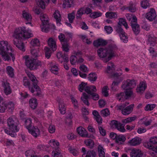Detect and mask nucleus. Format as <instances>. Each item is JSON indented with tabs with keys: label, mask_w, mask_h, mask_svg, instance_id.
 Wrapping results in <instances>:
<instances>
[{
	"label": "nucleus",
	"mask_w": 157,
	"mask_h": 157,
	"mask_svg": "<svg viewBox=\"0 0 157 157\" xmlns=\"http://www.w3.org/2000/svg\"><path fill=\"white\" fill-rule=\"evenodd\" d=\"M147 87L146 84L143 82H140L139 87H137L136 89L138 93H143Z\"/></svg>",
	"instance_id": "b1692460"
},
{
	"label": "nucleus",
	"mask_w": 157,
	"mask_h": 157,
	"mask_svg": "<svg viewBox=\"0 0 157 157\" xmlns=\"http://www.w3.org/2000/svg\"><path fill=\"white\" fill-rule=\"evenodd\" d=\"M29 133H31L35 137H37L40 135L39 129L36 126H33L31 129L28 130Z\"/></svg>",
	"instance_id": "2eb2a0df"
},
{
	"label": "nucleus",
	"mask_w": 157,
	"mask_h": 157,
	"mask_svg": "<svg viewBox=\"0 0 157 157\" xmlns=\"http://www.w3.org/2000/svg\"><path fill=\"white\" fill-rule=\"evenodd\" d=\"M12 52V48L8 44L7 41L3 40L0 42V54L4 60L9 61L12 59L14 61L15 58Z\"/></svg>",
	"instance_id": "7ed1b4c3"
},
{
	"label": "nucleus",
	"mask_w": 157,
	"mask_h": 157,
	"mask_svg": "<svg viewBox=\"0 0 157 157\" xmlns=\"http://www.w3.org/2000/svg\"><path fill=\"white\" fill-rule=\"evenodd\" d=\"M137 118V117L136 116L129 117L125 119L122 120V122L123 123L126 124L134 121Z\"/></svg>",
	"instance_id": "de8ad7c7"
},
{
	"label": "nucleus",
	"mask_w": 157,
	"mask_h": 157,
	"mask_svg": "<svg viewBox=\"0 0 157 157\" xmlns=\"http://www.w3.org/2000/svg\"><path fill=\"white\" fill-rule=\"evenodd\" d=\"M53 154V157H63V155L61 153V151L59 150L56 151H53L52 152Z\"/></svg>",
	"instance_id": "774afa93"
},
{
	"label": "nucleus",
	"mask_w": 157,
	"mask_h": 157,
	"mask_svg": "<svg viewBox=\"0 0 157 157\" xmlns=\"http://www.w3.org/2000/svg\"><path fill=\"white\" fill-rule=\"evenodd\" d=\"M147 144V147L151 150L149 152L150 154L153 157H157V146H154L149 143Z\"/></svg>",
	"instance_id": "ddd939ff"
},
{
	"label": "nucleus",
	"mask_w": 157,
	"mask_h": 157,
	"mask_svg": "<svg viewBox=\"0 0 157 157\" xmlns=\"http://www.w3.org/2000/svg\"><path fill=\"white\" fill-rule=\"evenodd\" d=\"M6 73L8 75L11 77H13L14 74V69L10 66H8L6 68Z\"/></svg>",
	"instance_id": "79ce46f5"
},
{
	"label": "nucleus",
	"mask_w": 157,
	"mask_h": 157,
	"mask_svg": "<svg viewBox=\"0 0 157 157\" xmlns=\"http://www.w3.org/2000/svg\"><path fill=\"white\" fill-rule=\"evenodd\" d=\"M6 102L4 101L1 97L0 99V113H3L7 109Z\"/></svg>",
	"instance_id": "4be33fe9"
},
{
	"label": "nucleus",
	"mask_w": 157,
	"mask_h": 157,
	"mask_svg": "<svg viewBox=\"0 0 157 157\" xmlns=\"http://www.w3.org/2000/svg\"><path fill=\"white\" fill-rule=\"evenodd\" d=\"M97 78V76L96 74L94 73H91L89 75L88 79L91 82L95 81Z\"/></svg>",
	"instance_id": "09e8293b"
},
{
	"label": "nucleus",
	"mask_w": 157,
	"mask_h": 157,
	"mask_svg": "<svg viewBox=\"0 0 157 157\" xmlns=\"http://www.w3.org/2000/svg\"><path fill=\"white\" fill-rule=\"evenodd\" d=\"M2 85L4 88V92L6 95H9L11 93L12 90L9 83L3 82Z\"/></svg>",
	"instance_id": "4468645a"
},
{
	"label": "nucleus",
	"mask_w": 157,
	"mask_h": 157,
	"mask_svg": "<svg viewBox=\"0 0 157 157\" xmlns=\"http://www.w3.org/2000/svg\"><path fill=\"white\" fill-rule=\"evenodd\" d=\"M89 97L90 95H88L85 93H83L82 95L81 98V99L83 101V103L87 106H89L90 105L88 100Z\"/></svg>",
	"instance_id": "c9c22d12"
},
{
	"label": "nucleus",
	"mask_w": 157,
	"mask_h": 157,
	"mask_svg": "<svg viewBox=\"0 0 157 157\" xmlns=\"http://www.w3.org/2000/svg\"><path fill=\"white\" fill-rule=\"evenodd\" d=\"M33 36V35L27 31L25 27H19L16 29L13 35L14 39L13 42L14 44L22 51H25L24 43L21 40L29 38Z\"/></svg>",
	"instance_id": "f257e3e1"
},
{
	"label": "nucleus",
	"mask_w": 157,
	"mask_h": 157,
	"mask_svg": "<svg viewBox=\"0 0 157 157\" xmlns=\"http://www.w3.org/2000/svg\"><path fill=\"white\" fill-rule=\"evenodd\" d=\"M23 58L25 60V63L27 67L31 70H36L39 67H42L44 65L43 62L34 59H31L27 56H24Z\"/></svg>",
	"instance_id": "20e7f679"
},
{
	"label": "nucleus",
	"mask_w": 157,
	"mask_h": 157,
	"mask_svg": "<svg viewBox=\"0 0 157 157\" xmlns=\"http://www.w3.org/2000/svg\"><path fill=\"white\" fill-rule=\"evenodd\" d=\"M156 17L155 11L153 8H150L149 10L145 15V17L151 21L155 20Z\"/></svg>",
	"instance_id": "9d476101"
},
{
	"label": "nucleus",
	"mask_w": 157,
	"mask_h": 157,
	"mask_svg": "<svg viewBox=\"0 0 157 157\" xmlns=\"http://www.w3.org/2000/svg\"><path fill=\"white\" fill-rule=\"evenodd\" d=\"M96 87L94 86H87L85 89V91L89 95L96 91Z\"/></svg>",
	"instance_id": "a878e982"
},
{
	"label": "nucleus",
	"mask_w": 157,
	"mask_h": 157,
	"mask_svg": "<svg viewBox=\"0 0 157 157\" xmlns=\"http://www.w3.org/2000/svg\"><path fill=\"white\" fill-rule=\"evenodd\" d=\"M36 1L38 6L42 9L45 8V3L44 0H36Z\"/></svg>",
	"instance_id": "3c124183"
},
{
	"label": "nucleus",
	"mask_w": 157,
	"mask_h": 157,
	"mask_svg": "<svg viewBox=\"0 0 157 157\" xmlns=\"http://www.w3.org/2000/svg\"><path fill=\"white\" fill-rule=\"evenodd\" d=\"M107 44V42L102 39H99L97 40L94 41V45L95 46L98 47L100 46H105Z\"/></svg>",
	"instance_id": "5701e85b"
},
{
	"label": "nucleus",
	"mask_w": 157,
	"mask_h": 157,
	"mask_svg": "<svg viewBox=\"0 0 157 157\" xmlns=\"http://www.w3.org/2000/svg\"><path fill=\"white\" fill-rule=\"evenodd\" d=\"M40 18L43 25L41 26V29L42 32L48 33L50 29L55 28V27L54 25L49 23L48 18L45 14L41 13Z\"/></svg>",
	"instance_id": "39448f33"
},
{
	"label": "nucleus",
	"mask_w": 157,
	"mask_h": 157,
	"mask_svg": "<svg viewBox=\"0 0 157 157\" xmlns=\"http://www.w3.org/2000/svg\"><path fill=\"white\" fill-rule=\"evenodd\" d=\"M68 150L72 154L75 156H77L78 154L77 150L74 147H70L68 148Z\"/></svg>",
	"instance_id": "680f3d73"
},
{
	"label": "nucleus",
	"mask_w": 157,
	"mask_h": 157,
	"mask_svg": "<svg viewBox=\"0 0 157 157\" xmlns=\"http://www.w3.org/2000/svg\"><path fill=\"white\" fill-rule=\"evenodd\" d=\"M74 3V0H64L63 6L64 8L71 7Z\"/></svg>",
	"instance_id": "72a5a7b5"
},
{
	"label": "nucleus",
	"mask_w": 157,
	"mask_h": 157,
	"mask_svg": "<svg viewBox=\"0 0 157 157\" xmlns=\"http://www.w3.org/2000/svg\"><path fill=\"white\" fill-rule=\"evenodd\" d=\"M30 44L33 46H37L39 45L40 43L39 40L36 38H35L31 40Z\"/></svg>",
	"instance_id": "052dcab7"
},
{
	"label": "nucleus",
	"mask_w": 157,
	"mask_h": 157,
	"mask_svg": "<svg viewBox=\"0 0 157 157\" xmlns=\"http://www.w3.org/2000/svg\"><path fill=\"white\" fill-rule=\"evenodd\" d=\"M50 70L51 72L54 74L57 75L58 74L59 68L56 65L52 66Z\"/></svg>",
	"instance_id": "0e129e2a"
},
{
	"label": "nucleus",
	"mask_w": 157,
	"mask_h": 157,
	"mask_svg": "<svg viewBox=\"0 0 157 157\" xmlns=\"http://www.w3.org/2000/svg\"><path fill=\"white\" fill-rule=\"evenodd\" d=\"M126 138L123 135H119L116 138V142L119 144H121L125 141Z\"/></svg>",
	"instance_id": "f704fd0d"
},
{
	"label": "nucleus",
	"mask_w": 157,
	"mask_h": 157,
	"mask_svg": "<svg viewBox=\"0 0 157 157\" xmlns=\"http://www.w3.org/2000/svg\"><path fill=\"white\" fill-rule=\"evenodd\" d=\"M84 7H82L79 9L76 14V18L77 19H80L81 18L82 15L84 14Z\"/></svg>",
	"instance_id": "a18cd8bd"
},
{
	"label": "nucleus",
	"mask_w": 157,
	"mask_h": 157,
	"mask_svg": "<svg viewBox=\"0 0 157 157\" xmlns=\"http://www.w3.org/2000/svg\"><path fill=\"white\" fill-rule=\"evenodd\" d=\"M14 105L12 101H9L6 102V107L8 110L10 112H13L14 109Z\"/></svg>",
	"instance_id": "a19ab883"
},
{
	"label": "nucleus",
	"mask_w": 157,
	"mask_h": 157,
	"mask_svg": "<svg viewBox=\"0 0 157 157\" xmlns=\"http://www.w3.org/2000/svg\"><path fill=\"white\" fill-rule=\"evenodd\" d=\"M119 21L117 25H121V24H122L125 27L126 29H128V24L125 19L121 18H120L119 19Z\"/></svg>",
	"instance_id": "5fc2aeb1"
},
{
	"label": "nucleus",
	"mask_w": 157,
	"mask_h": 157,
	"mask_svg": "<svg viewBox=\"0 0 157 157\" xmlns=\"http://www.w3.org/2000/svg\"><path fill=\"white\" fill-rule=\"evenodd\" d=\"M115 67L113 63L112 62L108 63L106 71L108 73H112L114 72Z\"/></svg>",
	"instance_id": "cd10ccee"
},
{
	"label": "nucleus",
	"mask_w": 157,
	"mask_h": 157,
	"mask_svg": "<svg viewBox=\"0 0 157 157\" xmlns=\"http://www.w3.org/2000/svg\"><path fill=\"white\" fill-rule=\"evenodd\" d=\"M85 144L89 148H92L94 145V141L91 139L86 140L84 141Z\"/></svg>",
	"instance_id": "49530a36"
},
{
	"label": "nucleus",
	"mask_w": 157,
	"mask_h": 157,
	"mask_svg": "<svg viewBox=\"0 0 157 157\" xmlns=\"http://www.w3.org/2000/svg\"><path fill=\"white\" fill-rule=\"evenodd\" d=\"M117 48L116 45L111 44L109 45L106 48H101L97 51L98 56L101 58L108 57L105 59L104 61L107 62L115 56L116 51Z\"/></svg>",
	"instance_id": "f03ea898"
},
{
	"label": "nucleus",
	"mask_w": 157,
	"mask_h": 157,
	"mask_svg": "<svg viewBox=\"0 0 157 157\" xmlns=\"http://www.w3.org/2000/svg\"><path fill=\"white\" fill-rule=\"evenodd\" d=\"M102 13L99 12H94L90 15L91 17L94 18H97L102 16Z\"/></svg>",
	"instance_id": "13d9d810"
},
{
	"label": "nucleus",
	"mask_w": 157,
	"mask_h": 157,
	"mask_svg": "<svg viewBox=\"0 0 157 157\" xmlns=\"http://www.w3.org/2000/svg\"><path fill=\"white\" fill-rule=\"evenodd\" d=\"M44 50H45V56L47 59H49L51 56L52 52L51 50L47 47H45Z\"/></svg>",
	"instance_id": "6e6d98bb"
},
{
	"label": "nucleus",
	"mask_w": 157,
	"mask_h": 157,
	"mask_svg": "<svg viewBox=\"0 0 157 157\" xmlns=\"http://www.w3.org/2000/svg\"><path fill=\"white\" fill-rule=\"evenodd\" d=\"M25 125L28 130L31 129L33 126L32 123V120L30 118L26 119L25 121Z\"/></svg>",
	"instance_id": "ea45409f"
},
{
	"label": "nucleus",
	"mask_w": 157,
	"mask_h": 157,
	"mask_svg": "<svg viewBox=\"0 0 157 157\" xmlns=\"http://www.w3.org/2000/svg\"><path fill=\"white\" fill-rule=\"evenodd\" d=\"M59 103V109L61 114H63L65 113L66 108L63 102L58 101Z\"/></svg>",
	"instance_id": "37998d69"
},
{
	"label": "nucleus",
	"mask_w": 157,
	"mask_h": 157,
	"mask_svg": "<svg viewBox=\"0 0 157 157\" xmlns=\"http://www.w3.org/2000/svg\"><path fill=\"white\" fill-rule=\"evenodd\" d=\"M141 139L138 137H135L129 140L128 143L132 146H136L139 145L141 142Z\"/></svg>",
	"instance_id": "a211bd4d"
},
{
	"label": "nucleus",
	"mask_w": 157,
	"mask_h": 157,
	"mask_svg": "<svg viewBox=\"0 0 157 157\" xmlns=\"http://www.w3.org/2000/svg\"><path fill=\"white\" fill-rule=\"evenodd\" d=\"M86 87H87V84L82 82L79 85L78 88L80 91L82 92L84 90H85Z\"/></svg>",
	"instance_id": "69168bd1"
},
{
	"label": "nucleus",
	"mask_w": 157,
	"mask_h": 157,
	"mask_svg": "<svg viewBox=\"0 0 157 157\" xmlns=\"http://www.w3.org/2000/svg\"><path fill=\"white\" fill-rule=\"evenodd\" d=\"M121 25H117L116 26H115V31L119 35H120L123 33H125V32L123 30V29L121 28Z\"/></svg>",
	"instance_id": "c03bdc74"
},
{
	"label": "nucleus",
	"mask_w": 157,
	"mask_h": 157,
	"mask_svg": "<svg viewBox=\"0 0 157 157\" xmlns=\"http://www.w3.org/2000/svg\"><path fill=\"white\" fill-rule=\"evenodd\" d=\"M22 16L25 21H27L26 22V24H31V16L28 12L25 10L23 11Z\"/></svg>",
	"instance_id": "f3484780"
},
{
	"label": "nucleus",
	"mask_w": 157,
	"mask_h": 157,
	"mask_svg": "<svg viewBox=\"0 0 157 157\" xmlns=\"http://www.w3.org/2000/svg\"><path fill=\"white\" fill-rule=\"evenodd\" d=\"M116 128L118 130L121 132H124L125 131V129L124 128V126L123 125V124H122L120 122L118 123V125L116 127Z\"/></svg>",
	"instance_id": "338daca9"
},
{
	"label": "nucleus",
	"mask_w": 157,
	"mask_h": 157,
	"mask_svg": "<svg viewBox=\"0 0 157 157\" xmlns=\"http://www.w3.org/2000/svg\"><path fill=\"white\" fill-rule=\"evenodd\" d=\"M98 151L99 157H105V153L104 151L103 148L100 145L98 147Z\"/></svg>",
	"instance_id": "603ef678"
},
{
	"label": "nucleus",
	"mask_w": 157,
	"mask_h": 157,
	"mask_svg": "<svg viewBox=\"0 0 157 157\" xmlns=\"http://www.w3.org/2000/svg\"><path fill=\"white\" fill-rule=\"evenodd\" d=\"M126 104H123L121 105H117L116 107L118 110H121L122 114L125 116L129 115L132 112L134 107V104H131L126 107Z\"/></svg>",
	"instance_id": "423d86ee"
},
{
	"label": "nucleus",
	"mask_w": 157,
	"mask_h": 157,
	"mask_svg": "<svg viewBox=\"0 0 157 157\" xmlns=\"http://www.w3.org/2000/svg\"><path fill=\"white\" fill-rule=\"evenodd\" d=\"M28 75L30 80L32 82L33 86L36 92V94L37 95H39L40 94V89L37 85L38 82L37 80L34 75L31 74Z\"/></svg>",
	"instance_id": "1a4fd4ad"
},
{
	"label": "nucleus",
	"mask_w": 157,
	"mask_h": 157,
	"mask_svg": "<svg viewBox=\"0 0 157 157\" xmlns=\"http://www.w3.org/2000/svg\"><path fill=\"white\" fill-rule=\"evenodd\" d=\"M7 124L10 128L12 132H15L18 131L15 122L11 117L8 119Z\"/></svg>",
	"instance_id": "9b49d317"
},
{
	"label": "nucleus",
	"mask_w": 157,
	"mask_h": 157,
	"mask_svg": "<svg viewBox=\"0 0 157 157\" xmlns=\"http://www.w3.org/2000/svg\"><path fill=\"white\" fill-rule=\"evenodd\" d=\"M77 132L81 136L83 137H88V132L85 129L82 127H78L77 129Z\"/></svg>",
	"instance_id": "dca6fc26"
},
{
	"label": "nucleus",
	"mask_w": 157,
	"mask_h": 157,
	"mask_svg": "<svg viewBox=\"0 0 157 157\" xmlns=\"http://www.w3.org/2000/svg\"><path fill=\"white\" fill-rule=\"evenodd\" d=\"M49 142L53 147L55 149L54 151H58V150L61 151L60 148L59 147V143L58 141L52 139Z\"/></svg>",
	"instance_id": "412c9836"
},
{
	"label": "nucleus",
	"mask_w": 157,
	"mask_h": 157,
	"mask_svg": "<svg viewBox=\"0 0 157 157\" xmlns=\"http://www.w3.org/2000/svg\"><path fill=\"white\" fill-rule=\"evenodd\" d=\"M149 2V0H143L141 2V5L142 7L145 9L147 7H149L150 6Z\"/></svg>",
	"instance_id": "8fccbe9b"
},
{
	"label": "nucleus",
	"mask_w": 157,
	"mask_h": 157,
	"mask_svg": "<svg viewBox=\"0 0 157 157\" xmlns=\"http://www.w3.org/2000/svg\"><path fill=\"white\" fill-rule=\"evenodd\" d=\"M136 82L134 79H127L123 81L121 87L124 90H131L136 86Z\"/></svg>",
	"instance_id": "0eeeda50"
},
{
	"label": "nucleus",
	"mask_w": 157,
	"mask_h": 157,
	"mask_svg": "<svg viewBox=\"0 0 157 157\" xmlns=\"http://www.w3.org/2000/svg\"><path fill=\"white\" fill-rule=\"evenodd\" d=\"M27 78L26 77H24L23 79V85L25 86H28L29 90L32 93H33L35 92H36L34 88L32 85V87L29 86L30 83L27 79Z\"/></svg>",
	"instance_id": "6ab92c4d"
},
{
	"label": "nucleus",
	"mask_w": 157,
	"mask_h": 157,
	"mask_svg": "<svg viewBox=\"0 0 157 157\" xmlns=\"http://www.w3.org/2000/svg\"><path fill=\"white\" fill-rule=\"evenodd\" d=\"M31 53L33 57L36 58L39 56V49H32L31 50Z\"/></svg>",
	"instance_id": "864d4df0"
},
{
	"label": "nucleus",
	"mask_w": 157,
	"mask_h": 157,
	"mask_svg": "<svg viewBox=\"0 0 157 157\" xmlns=\"http://www.w3.org/2000/svg\"><path fill=\"white\" fill-rule=\"evenodd\" d=\"M96 156V152L93 150L89 151L86 154H83L82 155V157H95Z\"/></svg>",
	"instance_id": "4c0bfd02"
},
{
	"label": "nucleus",
	"mask_w": 157,
	"mask_h": 157,
	"mask_svg": "<svg viewBox=\"0 0 157 157\" xmlns=\"http://www.w3.org/2000/svg\"><path fill=\"white\" fill-rule=\"evenodd\" d=\"M124 92H121L118 93L116 94L117 99L121 101H124L126 99Z\"/></svg>",
	"instance_id": "58836bf2"
},
{
	"label": "nucleus",
	"mask_w": 157,
	"mask_h": 157,
	"mask_svg": "<svg viewBox=\"0 0 157 157\" xmlns=\"http://www.w3.org/2000/svg\"><path fill=\"white\" fill-rule=\"evenodd\" d=\"M35 154V151L32 150H27L25 152L26 157H32Z\"/></svg>",
	"instance_id": "e2e57ef3"
},
{
	"label": "nucleus",
	"mask_w": 157,
	"mask_h": 157,
	"mask_svg": "<svg viewBox=\"0 0 157 157\" xmlns=\"http://www.w3.org/2000/svg\"><path fill=\"white\" fill-rule=\"evenodd\" d=\"M119 79H120L119 81H113V82L111 87V90H112L116 91L117 90L119 83L123 80L124 78H119Z\"/></svg>",
	"instance_id": "bb28decb"
},
{
	"label": "nucleus",
	"mask_w": 157,
	"mask_h": 157,
	"mask_svg": "<svg viewBox=\"0 0 157 157\" xmlns=\"http://www.w3.org/2000/svg\"><path fill=\"white\" fill-rule=\"evenodd\" d=\"M57 56L59 59L60 58H63L64 60V62H65L67 63L69 61L68 55L65 53L63 54L61 52H59L57 53Z\"/></svg>",
	"instance_id": "473e14b6"
},
{
	"label": "nucleus",
	"mask_w": 157,
	"mask_h": 157,
	"mask_svg": "<svg viewBox=\"0 0 157 157\" xmlns=\"http://www.w3.org/2000/svg\"><path fill=\"white\" fill-rule=\"evenodd\" d=\"M48 44L53 51L56 50L57 46L56 41L52 38H50L48 40Z\"/></svg>",
	"instance_id": "aec40b11"
},
{
	"label": "nucleus",
	"mask_w": 157,
	"mask_h": 157,
	"mask_svg": "<svg viewBox=\"0 0 157 157\" xmlns=\"http://www.w3.org/2000/svg\"><path fill=\"white\" fill-rule=\"evenodd\" d=\"M150 143H147L150 144L151 145L153 146V145H155L157 144V136H153L151 137L149 139Z\"/></svg>",
	"instance_id": "bf43d9fd"
},
{
	"label": "nucleus",
	"mask_w": 157,
	"mask_h": 157,
	"mask_svg": "<svg viewBox=\"0 0 157 157\" xmlns=\"http://www.w3.org/2000/svg\"><path fill=\"white\" fill-rule=\"evenodd\" d=\"M75 12L73 11L71 13H69L68 15V18L70 23H72L75 18Z\"/></svg>",
	"instance_id": "4d7b16f0"
},
{
	"label": "nucleus",
	"mask_w": 157,
	"mask_h": 157,
	"mask_svg": "<svg viewBox=\"0 0 157 157\" xmlns=\"http://www.w3.org/2000/svg\"><path fill=\"white\" fill-rule=\"evenodd\" d=\"M58 38L62 45L63 50L65 52H68L70 48L69 40L67 38H66L64 35L62 33L59 34L58 36Z\"/></svg>",
	"instance_id": "6e6552de"
},
{
	"label": "nucleus",
	"mask_w": 157,
	"mask_h": 157,
	"mask_svg": "<svg viewBox=\"0 0 157 157\" xmlns=\"http://www.w3.org/2000/svg\"><path fill=\"white\" fill-rule=\"evenodd\" d=\"M156 38L153 36H151L149 35L148 39V44H149L150 46H154L156 44Z\"/></svg>",
	"instance_id": "2f4dec72"
},
{
	"label": "nucleus",
	"mask_w": 157,
	"mask_h": 157,
	"mask_svg": "<svg viewBox=\"0 0 157 157\" xmlns=\"http://www.w3.org/2000/svg\"><path fill=\"white\" fill-rule=\"evenodd\" d=\"M126 9L131 12H135L136 10V5L132 2H130Z\"/></svg>",
	"instance_id": "e433bc0d"
},
{
	"label": "nucleus",
	"mask_w": 157,
	"mask_h": 157,
	"mask_svg": "<svg viewBox=\"0 0 157 157\" xmlns=\"http://www.w3.org/2000/svg\"><path fill=\"white\" fill-rule=\"evenodd\" d=\"M132 29L136 35L138 34L140 32V27L139 25L137 23L132 24L131 25Z\"/></svg>",
	"instance_id": "393cba45"
},
{
	"label": "nucleus",
	"mask_w": 157,
	"mask_h": 157,
	"mask_svg": "<svg viewBox=\"0 0 157 157\" xmlns=\"http://www.w3.org/2000/svg\"><path fill=\"white\" fill-rule=\"evenodd\" d=\"M53 16L56 20L57 23L60 24L61 21V16L58 10H56L53 13Z\"/></svg>",
	"instance_id": "7c9ffc66"
},
{
	"label": "nucleus",
	"mask_w": 157,
	"mask_h": 157,
	"mask_svg": "<svg viewBox=\"0 0 157 157\" xmlns=\"http://www.w3.org/2000/svg\"><path fill=\"white\" fill-rule=\"evenodd\" d=\"M106 17L109 19L116 18L117 17V13L113 12H107L105 14Z\"/></svg>",
	"instance_id": "c85d7f7f"
},
{
	"label": "nucleus",
	"mask_w": 157,
	"mask_h": 157,
	"mask_svg": "<svg viewBox=\"0 0 157 157\" xmlns=\"http://www.w3.org/2000/svg\"><path fill=\"white\" fill-rule=\"evenodd\" d=\"M131 157H144L143 152L139 149H128Z\"/></svg>",
	"instance_id": "f8f14e48"
},
{
	"label": "nucleus",
	"mask_w": 157,
	"mask_h": 157,
	"mask_svg": "<svg viewBox=\"0 0 157 157\" xmlns=\"http://www.w3.org/2000/svg\"><path fill=\"white\" fill-rule=\"evenodd\" d=\"M29 104L32 109H36L38 105L37 99L34 98L30 99L29 101Z\"/></svg>",
	"instance_id": "c756f323"
}]
</instances>
